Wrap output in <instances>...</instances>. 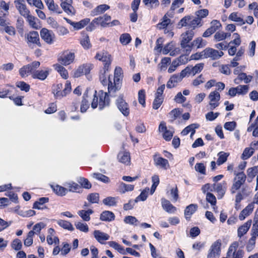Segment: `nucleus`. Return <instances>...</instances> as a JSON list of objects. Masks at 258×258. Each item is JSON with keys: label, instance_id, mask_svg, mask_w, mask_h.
I'll return each mask as SVG.
<instances>
[{"label": "nucleus", "instance_id": "603ef678", "mask_svg": "<svg viewBox=\"0 0 258 258\" xmlns=\"http://www.w3.org/2000/svg\"><path fill=\"white\" fill-rule=\"evenodd\" d=\"M108 70V69L103 68V70L100 72L99 79L103 85H108L109 81H110L109 79L108 80L106 79V73Z\"/></svg>", "mask_w": 258, "mask_h": 258}, {"label": "nucleus", "instance_id": "bf43d9fd", "mask_svg": "<svg viewBox=\"0 0 258 258\" xmlns=\"http://www.w3.org/2000/svg\"><path fill=\"white\" fill-rule=\"evenodd\" d=\"M131 37L128 33L122 34L119 38L120 43L124 45L128 44L131 42Z\"/></svg>", "mask_w": 258, "mask_h": 258}, {"label": "nucleus", "instance_id": "4be33fe9", "mask_svg": "<svg viewBox=\"0 0 258 258\" xmlns=\"http://www.w3.org/2000/svg\"><path fill=\"white\" fill-rule=\"evenodd\" d=\"M254 206L253 203L249 204L244 209H243L239 215V219L240 220H243L246 217L249 216L253 211Z\"/></svg>", "mask_w": 258, "mask_h": 258}, {"label": "nucleus", "instance_id": "ea45409f", "mask_svg": "<svg viewBox=\"0 0 258 258\" xmlns=\"http://www.w3.org/2000/svg\"><path fill=\"white\" fill-rule=\"evenodd\" d=\"M93 213L91 209L88 210H80L78 212V214L85 221H89L90 220V215Z\"/></svg>", "mask_w": 258, "mask_h": 258}, {"label": "nucleus", "instance_id": "393cba45", "mask_svg": "<svg viewBox=\"0 0 258 258\" xmlns=\"http://www.w3.org/2000/svg\"><path fill=\"white\" fill-rule=\"evenodd\" d=\"M182 79L179 77L178 74L173 75L170 78L169 80L167 83L166 86L168 88H172L177 86V84L181 82Z\"/></svg>", "mask_w": 258, "mask_h": 258}, {"label": "nucleus", "instance_id": "69168bd1", "mask_svg": "<svg viewBox=\"0 0 258 258\" xmlns=\"http://www.w3.org/2000/svg\"><path fill=\"white\" fill-rule=\"evenodd\" d=\"M93 178H96L104 183H107L109 182V178L106 176L103 175L100 173H94L92 174Z\"/></svg>", "mask_w": 258, "mask_h": 258}, {"label": "nucleus", "instance_id": "864d4df0", "mask_svg": "<svg viewBox=\"0 0 258 258\" xmlns=\"http://www.w3.org/2000/svg\"><path fill=\"white\" fill-rule=\"evenodd\" d=\"M149 190V188H146L144 190H143L141 192V194L136 198L134 202L137 203L139 201H145L147 198Z\"/></svg>", "mask_w": 258, "mask_h": 258}, {"label": "nucleus", "instance_id": "6ab92c4d", "mask_svg": "<svg viewBox=\"0 0 258 258\" xmlns=\"http://www.w3.org/2000/svg\"><path fill=\"white\" fill-rule=\"evenodd\" d=\"M49 69L46 68L43 70H34L32 77L33 79H37L42 81L44 80L49 75Z\"/></svg>", "mask_w": 258, "mask_h": 258}, {"label": "nucleus", "instance_id": "a878e982", "mask_svg": "<svg viewBox=\"0 0 258 258\" xmlns=\"http://www.w3.org/2000/svg\"><path fill=\"white\" fill-rule=\"evenodd\" d=\"M91 99L88 95V91L87 90L83 95V99L82 101L80 110L82 112H85L89 107V100Z\"/></svg>", "mask_w": 258, "mask_h": 258}, {"label": "nucleus", "instance_id": "f03ea898", "mask_svg": "<svg viewBox=\"0 0 258 258\" xmlns=\"http://www.w3.org/2000/svg\"><path fill=\"white\" fill-rule=\"evenodd\" d=\"M195 35L192 30H188L182 33L180 36V46L186 52H190L191 50V43H189Z\"/></svg>", "mask_w": 258, "mask_h": 258}, {"label": "nucleus", "instance_id": "680f3d73", "mask_svg": "<svg viewBox=\"0 0 258 258\" xmlns=\"http://www.w3.org/2000/svg\"><path fill=\"white\" fill-rule=\"evenodd\" d=\"M221 27V24L220 22L216 20H213L211 23V26L209 29L213 32V33H215L217 30H218Z\"/></svg>", "mask_w": 258, "mask_h": 258}, {"label": "nucleus", "instance_id": "09e8293b", "mask_svg": "<svg viewBox=\"0 0 258 258\" xmlns=\"http://www.w3.org/2000/svg\"><path fill=\"white\" fill-rule=\"evenodd\" d=\"M109 9V6L105 4L101 5L97 7L95 9L93 10L92 14H93V15H98L99 14L103 13Z\"/></svg>", "mask_w": 258, "mask_h": 258}, {"label": "nucleus", "instance_id": "8fccbe9b", "mask_svg": "<svg viewBox=\"0 0 258 258\" xmlns=\"http://www.w3.org/2000/svg\"><path fill=\"white\" fill-rule=\"evenodd\" d=\"M76 228L81 232L87 233L89 231V227L86 223L77 221L75 223Z\"/></svg>", "mask_w": 258, "mask_h": 258}, {"label": "nucleus", "instance_id": "2f4dec72", "mask_svg": "<svg viewBox=\"0 0 258 258\" xmlns=\"http://www.w3.org/2000/svg\"><path fill=\"white\" fill-rule=\"evenodd\" d=\"M51 187L54 192L59 196H64L68 192V189L67 188L60 186L59 185H51Z\"/></svg>", "mask_w": 258, "mask_h": 258}, {"label": "nucleus", "instance_id": "9b49d317", "mask_svg": "<svg viewBox=\"0 0 258 258\" xmlns=\"http://www.w3.org/2000/svg\"><path fill=\"white\" fill-rule=\"evenodd\" d=\"M75 53L71 52H67L60 56L57 60L59 64L67 66L72 63L75 59Z\"/></svg>", "mask_w": 258, "mask_h": 258}, {"label": "nucleus", "instance_id": "a19ab883", "mask_svg": "<svg viewBox=\"0 0 258 258\" xmlns=\"http://www.w3.org/2000/svg\"><path fill=\"white\" fill-rule=\"evenodd\" d=\"M207 45V41L201 37H198L195 39L191 42V48L196 47L197 48H203Z\"/></svg>", "mask_w": 258, "mask_h": 258}, {"label": "nucleus", "instance_id": "473e14b6", "mask_svg": "<svg viewBox=\"0 0 258 258\" xmlns=\"http://www.w3.org/2000/svg\"><path fill=\"white\" fill-rule=\"evenodd\" d=\"M228 19L232 21L236 22L242 25L245 24L244 20L241 17L240 14L237 12L232 13L228 17Z\"/></svg>", "mask_w": 258, "mask_h": 258}, {"label": "nucleus", "instance_id": "c756f323", "mask_svg": "<svg viewBox=\"0 0 258 258\" xmlns=\"http://www.w3.org/2000/svg\"><path fill=\"white\" fill-rule=\"evenodd\" d=\"M53 68L54 70L59 74V75L63 79H67L68 78L69 75L67 70L60 64H54L53 65Z\"/></svg>", "mask_w": 258, "mask_h": 258}, {"label": "nucleus", "instance_id": "ddd939ff", "mask_svg": "<svg viewBox=\"0 0 258 258\" xmlns=\"http://www.w3.org/2000/svg\"><path fill=\"white\" fill-rule=\"evenodd\" d=\"M208 98L210 100L209 106L211 110L215 109L219 105V100L220 99V95L216 91L211 92Z\"/></svg>", "mask_w": 258, "mask_h": 258}, {"label": "nucleus", "instance_id": "7c9ffc66", "mask_svg": "<svg viewBox=\"0 0 258 258\" xmlns=\"http://www.w3.org/2000/svg\"><path fill=\"white\" fill-rule=\"evenodd\" d=\"M49 199L48 198H41L34 203L33 208L38 210L46 209V207L43 205L44 204L47 203Z\"/></svg>", "mask_w": 258, "mask_h": 258}, {"label": "nucleus", "instance_id": "13d9d810", "mask_svg": "<svg viewBox=\"0 0 258 258\" xmlns=\"http://www.w3.org/2000/svg\"><path fill=\"white\" fill-rule=\"evenodd\" d=\"M153 184L151 188V194L152 195L155 192L157 186L159 183V177L157 175H154L152 177Z\"/></svg>", "mask_w": 258, "mask_h": 258}, {"label": "nucleus", "instance_id": "f8f14e48", "mask_svg": "<svg viewBox=\"0 0 258 258\" xmlns=\"http://www.w3.org/2000/svg\"><path fill=\"white\" fill-rule=\"evenodd\" d=\"M204 54L206 55V58H210L213 60H215L222 57L224 53L222 51L208 47L204 49Z\"/></svg>", "mask_w": 258, "mask_h": 258}, {"label": "nucleus", "instance_id": "58836bf2", "mask_svg": "<svg viewBox=\"0 0 258 258\" xmlns=\"http://www.w3.org/2000/svg\"><path fill=\"white\" fill-rule=\"evenodd\" d=\"M171 62L170 57H164L161 59V62L158 65V69L160 72L164 71L166 70L167 66Z\"/></svg>", "mask_w": 258, "mask_h": 258}, {"label": "nucleus", "instance_id": "f257e3e1", "mask_svg": "<svg viewBox=\"0 0 258 258\" xmlns=\"http://www.w3.org/2000/svg\"><path fill=\"white\" fill-rule=\"evenodd\" d=\"M93 96L91 103L92 108H96L98 105L99 109L101 110L109 105V99L106 92H104L101 90L99 91L98 95H97V92L95 91Z\"/></svg>", "mask_w": 258, "mask_h": 258}, {"label": "nucleus", "instance_id": "a211bd4d", "mask_svg": "<svg viewBox=\"0 0 258 258\" xmlns=\"http://www.w3.org/2000/svg\"><path fill=\"white\" fill-rule=\"evenodd\" d=\"M116 104L119 110L124 115L127 116L129 114L130 110L128 105L122 97H119L116 100Z\"/></svg>", "mask_w": 258, "mask_h": 258}, {"label": "nucleus", "instance_id": "20e7f679", "mask_svg": "<svg viewBox=\"0 0 258 258\" xmlns=\"http://www.w3.org/2000/svg\"><path fill=\"white\" fill-rule=\"evenodd\" d=\"M235 177L233 179V184L230 188V192L232 194L236 193V192L240 189L242 185H243L246 180V175L243 171L237 172L234 171Z\"/></svg>", "mask_w": 258, "mask_h": 258}, {"label": "nucleus", "instance_id": "1a4fd4ad", "mask_svg": "<svg viewBox=\"0 0 258 258\" xmlns=\"http://www.w3.org/2000/svg\"><path fill=\"white\" fill-rule=\"evenodd\" d=\"M95 58L104 63L105 69H108L111 62V55L107 52L101 51L96 53Z\"/></svg>", "mask_w": 258, "mask_h": 258}, {"label": "nucleus", "instance_id": "a18cd8bd", "mask_svg": "<svg viewBox=\"0 0 258 258\" xmlns=\"http://www.w3.org/2000/svg\"><path fill=\"white\" fill-rule=\"evenodd\" d=\"M171 26V20L165 15L162 19V21L157 25L159 29H164L167 27Z\"/></svg>", "mask_w": 258, "mask_h": 258}, {"label": "nucleus", "instance_id": "b1692460", "mask_svg": "<svg viewBox=\"0 0 258 258\" xmlns=\"http://www.w3.org/2000/svg\"><path fill=\"white\" fill-rule=\"evenodd\" d=\"M117 159L119 162L128 165L131 161L130 153L126 151L120 152L117 156Z\"/></svg>", "mask_w": 258, "mask_h": 258}, {"label": "nucleus", "instance_id": "6e6552de", "mask_svg": "<svg viewBox=\"0 0 258 258\" xmlns=\"http://www.w3.org/2000/svg\"><path fill=\"white\" fill-rule=\"evenodd\" d=\"M221 242L220 240L215 241L211 246L207 258H217L219 256L221 251Z\"/></svg>", "mask_w": 258, "mask_h": 258}, {"label": "nucleus", "instance_id": "5fc2aeb1", "mask_svg": "<svg viewBox=\"0 0 258 258\" xmlns=\"http://www.w3.org/2000/svg\"><path fill=\"white\" fill-rule=\"evenodd\" d=\"M230 36V33L223 32H217L214 35V39L217 41L225 40L227 37Z\"/></svg>", "mask_w": 258, "mask_h": 258}, {"label": "nucleus", "instance_id": "4468645a", "mask_svg": "<svg viewBox=\"0 0 258 258\" xmlns=\"http://www.w3.org/2000/svg\"><path fill=\"white\" fill-rule=\"evenodd\" d=\"M60 6L64 11L70 15H74L76 10L72 6L73 0H60Z\"/></svg>", "mask_w": 258, "mask_h": 258}, {"label": "nucleus", "instance_id": "423d86ee", "mask_svg": "<svg viewBox=\"0 0 258 258\" xmlns=\"http://www.w3.org/2000/svg\"><path fill=\"white\" fill-rule=\"evenodd\" d=\"M40 64L39 61H35L31 63L23 66L19 70L20 75L22 77H27L30 74L32 76L33 70L38 68Z\"/></svg>", "mask_w": 258, "mask_h": 258}, {"label": "nucleus", "instance_id": "e433bc0d", "mask_svg": "<svg viewBox=\"0 0 258 258\" xmlns=\"http://www.w3.org/2000/svg\"><path fill=\"white\" fill-rule=\"evenodd\" d=\"M134 189V186L132 184H127L123 182H121L118 186V191L120 194H124L126 191H131Z\"/></svg>", "mask_w": 258, "mask_h": 258}, {"label": "nucleus", "instance_id": "c03bdc74", "mask_svg": "<svg viewBox=\"0 0 258 258\" xmlns=\"http://www.w3.org/2000/svg\"><path fill=\"white\" fill-rule=\"evenodd\" d=\"M254 149L251 147H247L244 149L241 158L243 160H246L249 158L254 153Z\"/></svg>", "mask_w": 258, "mask_h": 258}, {"label": "nucleus", "instance_id": "052dcab7", "mask_svg": "<svg viewBox=\"0 0 258 258\" xmlns=\"http://www.w3.org/2000/svg\"><path fill=\"white\" fill-rule=\"evenodd\" d=\"M80 43L85 49H89L91 47L90 39L88 35L84 36L81 40Z\"/></svg>", "mask_w": 258, "mask_h": 258}, {"label": "nucleus", "instance_id": "f704fd0d", "mask_svg": "<svg viewBox=\"0 0 258 258\" xmlns=\"http://www.w3.org/2000/svg\"><path fill=\"white\" fill-rule=\"evenodd\" d=\"M154 161L156 166H159L164 169H167L169 167L168 160L162 157H157Z\"/></svg>", "mask_w": 258, "mask_h": 258}, {"label": "nucleus", "instance_id": "4c0bfd02", "mask_svg": "<svg viewBox=\"0 0 258 258\" xmlns=\"http://www.w3.org/2000/svg\"><path fill=\"white\" fill-rule=\"evenodd\" d=\"M64 185L68 188V191L79 192L81 189V186L75 182H66Z\"/></svg>", "mask_w": 258, "mask_h": 258}, {"label": "nucleus", "instance_id": "5701e85b", "mask_svg": "<svg viewBox=\"0 0 258 258\" xmlns=\"http://www.w3.org/2000/svg\"><path fill=\"white\" fill-rule=\"evenodd\" d=\"M161 204L163 209L167 213H174L176 211V207L173 206L168 200L163 198L161 200Z\"/></svg>", "mask_w": 258, "mask_h": 258}, {"label": "nucleus", "instance_id": "dca6fc26", "mask_svg": "<svg viewBox=\"0 0 258 258\" xmlns=\"http://www.w3.org/2000/svg\"><path fill=\"white\" fill-rule=\"evenodd\" d=\"M226 181H224L222 182L214 183L213 185L214 191L218 193V198L219 199H222L225 195L226 190Z\"/></svg>", "mask_w": 258, "mask_h": 258}, {"label": "nucleus", "instance_id": "37998d69", "mask_svg": "<svg viewBox=\"0 0 258 258\" xmlns=\"http://www.w3.org/2000/svg\"><path fill=\"white\" fill-rule=\"evenodd\" d=\"M118 197H108L103 200V203L108 206H115L118 201Z\"/></svg>", "mask_w": 258, "mask_h": 258}, {"label": "nucleus", "instance_id": "338daca9", "mask_svg": "<svg viewBox=\"0 0 258 258\" xmlns=\"http://www.w3.org/2000/svg\"><path fill=\"white\" fill-rule=\"evenodd\" d=\"M62 89V84H58L55 87V89L53 90V93L56 98L63 96V93L61 90Z\"/></svg>", "mask_w": 258, "mask_h": 258}, {"label": "nucleus", "instance_id": "79ce46f5", "mask_svg": "<svg viewBox=\"0 0 258 258\" xmlns=\"http://www.w3.org/2000/svg\"><path fill=\"white\" fill-rule=\"evenodd\" d=\"M191 16L187 15L182 18L177 24V27L180 29L183 27H187L189 29Z\"/></svg>", "mask_w": 258, "mask_h": 258}, {"label": "nucleus", "instance_id": "6e6d98bb", "mask_svg": "<svg viewBox=\"0 0 258 258\" xmlns=\"http://www.w3.org/2000/svg\"><path fill=\"white\" fill-rule=\"evenodd\" d=\"M1 31H4L9 35L14 36L16 35V31L15 28L12 26L6 25L1 29Z\"/></svg>", "mask_w": 258, "mask_h": 258}, {"label": "nucleus", "instance_id": "c85d7f7f", "mask_svg": "<svg viewBox=\"0 0 258 258\" xmlns=\"http://www.w3.org/2000/svg\"><path fill=\"white\" fill-rule=\"evenodd\" d=\"M199 126L200 125L198 123L191 124L182 131L181 135L182 136H186L190 132L191 133V135H194L196 132V129L199 128Z\"/></svg>", "mask_w": 258, "mask_h": 258}, {"label": "nucleus", "instance_id": "2eb2a0df", "mask_svg": "<svg viewBox=\"0 0 258 258\" xmlns=\"http://www.w3.org/2000/svg\"><path fill=\"white\" fill-rule=\"evenodd\" d=\"M66 22L72 25L75 30H80L83 28H84L85 26H86L90 21V19L85 18L84 19L79 22H75L72 21L71 20L68 18H64Z\"/></svg>", "mask_w": 258, "mask_h": 258}, {"label": "nucleus", "instance_id": "412c9836", "mask_svg": "<svg viewBox=\"0 0 258 258\" xmlns=\"http://www.w3.org/2000/svg\"><path fill=\"white\" fill-rule=\"evenodd\" d=\"M27 40L29 42L36 44L41 46L39 34L37 31H31L27 35Z\"/></svg>", "mask_w": 258, "mask_h": 258}, {"label": "nucleus", "instance_id": "7ed1b4c3", "mask_svg": "<svg viewBox=\"0 0 258 258\" xmlns=\"http://www.w3.org/2000/svg\"><path fill=\"white\" fill-rule=\"evenodd\" d=\"M122 77V70L120 67H116L114 70L113 84L111 81L108 83V92L111 93L118 90L120 87L121 81Z\"/></svg>", "mask_w": 258, "mask_h": 258}, {"label": "nucleus", "instance_id": "aec40b11", "mask_svg": "<svg viewBox=\"0 0 258 258\" xmlns=\"http://www.w3.org/2000/svg\"><path fill=\"white\" fill-rule=\"evenodd\" d=\"M93 235L96 240L101 244H104L105 241L109 239V235L99 230H95L93 232Z\"/></svg>", "mask_w": 258, "mask_h": 258}, {"label": "nucleus", "instance_id": "bb28decb", "mask_svg": "<svg viewBox=\"0 0 258 258\" xmlns=\"http://www.w3.org/2000/svg\"><path fill=\"white\" fill-rule=\"evenodd\" d=\"M251 225V221L249 220L240 226L237 230V234L239 237H241L246 234Z\"/></svg>", "mask_w": 258, "mask_h": 258}, {"label": "nucleus", "instance_id": "0eeeda50", "mask_svg": "<svg viewBox=\"0 0 258 258\" xmlns=\"http://www.w3.org/2000/svg\"><path fill=\"white\" fill-rule=\"evenodd\" d=\"M14 4L16 9L21 16L25 18L31 13L25 3V0H14Z\"/></svg>", "mask_w": 258, "mask_h": 258}, {"label": "nucleus", "instance_id": "39448f33", "mask_svg": "<svg viewBox=\"0 0 258 258\" xmlns=\"http://www.w3.org/2000/svg\"><path fill=\"white\" fill-rule=\"evenodd\" d=\"M239 243L234 241L229 246L227 252V256L229 258H242L244 252L242 249H238Z\"/></svg>", "mask_w": 258, "mask_h": 258}, {"label": "nucleus", "instance_id": "0e129e2a", "mask_svg": "<svg viewBox=\"0 0 258 258\" xmlns=\"http://www.w3.org/2000/svg\"><path fill=\"white\" fill-rule=\"evenodd\" d=\"M238 95H245L248 91V86L247 85H239L235 87Z\"/></svg>", "mask_w": 258, "mask_h": 258}, {"label": "nucleus", "instance_id": "f3484780", "mask_svg": "<svg viewBox=\"0 0 258 258\" xmlns=\"http://www.w3.org/2000/svg\"><path fill=\"white\" fill-rule=\"evenodd\" d=\"M110 20L111 17L105 15L102 17H99L94 19L92 22V24H96L100 25L103 27H106L108 26V24Z\"/></svg>", "mask_w": 258, "mask_h": 258}, {"label": "nucleus", "instance_id": "c9c22d12", "mask_svg": "<svg viewBox=\"0 0 258 258\" xmlns=\"http://www.w3.org/2000/svg\"><path fill=\"white\" fill-rule=\"evenodd\" d=\"M198 206L196 204H190L187 206L184 211V215L186 219H189L192 214L197 210Z\"/></svg>", "mask_w": 258, "mask_h": 258}, {"label": "nucleus", "instance_id": "9d476101", "mask_svg": "<svg viewBox=\"0 0 258 258\" xmlns=\"http://www.w3.org/2000/svg\"><path fill=\"white\" fill-rule=\"evenodd\" d=\"M40 36L42 39L48 44L53 43L55 39V35L53 32L48 29L43 28L40 31Z\"/></svg>", "mask_w": 258, "mask_h": 258}, {"label": "nucleus", "instance_id": "72a5a7b5", "mask_svg": "<svg viewBox=\"0 0 258 258\" xmlns=\"http://www.w3.org/2000/svg\"><path fill=\"white\" fill-rule=\"evenodd\" d=\"M115 218L114 214L110 211H105L103 212L101 215L100 219L103 221H111Z\"/></svg>", "mask_w": 258, "mask_h": 258}, {"label": "nucleus", "instance_id": "49530a36", "mask_svg": "<svg viewBox=\"0 0 258 258\" xmlns=\"http://www.w3.org/2000/svg\"><path fill=\"white\" fill-rule=\"evenodd\" d=\"M182 111L178 108L172 110L168 114V116L171 122L176 119L181 114Z\"/></svg>", "mask_w": 258, "mask_h": 258}, {"label": "nucleus", "instance_id": "4d7b16f0", "mask_svg": "<svg viewBox=\"0 0 258 258\" xmlns=\"http://www.w3.org/2000/svg\"><path fill=\"white\" fill-rule=\"evenodd\" d=\"M108 244L110 247H112L115 249L117 250L120 253H122L123 254H125V252L123 247L121 246L117 242L115 241H110L108 242Z\"/></svg>", "mask_w": 258, "mask_h": 258}, {"label": "nucleus", "instance_id": "de8ad7c7", "mask_svg": "<svg viewBox=\"0 0 258 258\" xmlns=\"http://www.w3.org/2000/svg\"><path fill=\"white\" fill-rule=\"evenodd\" d=\"M57 223L59 226L64 229L70 231H73L74 230V228L73 227L72 224L67 221L58 220L57 221Z\"/></svg>", "mask_w": 258, "mask_h": 258}, {"label": "nucleus", "instance_id": "774afa93", "mask_svg": "<svg viewBox=\"0 0 258 258\" xmlns=\"http://www.w3.org/2000/svg\"><path fill=\"white\" fill-rule=\"evenodd\" d=\"M87 200L91 203H98L99 200L98 194L92 193L88 195Z\"/></svg>", "mask_w": 258, "mask_h": 258}, {"label": "nucleus", "instance_id": "3c124183", "mask_svg": "<svg viewBox=\"0 0 258 258\" xmlns=\"http://www.w3.org/2000/svg\"><path fill=\"white\" fill-rule=\"evenodd\" d=\"M229 154L224 152H220L218 154V158L217 161V163L218 165H220L225 163L229 156Z\"/></svg>", "mask_w": 258, "mask_h": 258}, {"label": "nucleus", "instance_id": "e2e57ef3", "mask_svg": "<svg viewBox=\"0 0 258 258\" xmlns=\"http://www.w3.org/2000/svg\"><path fill=\"white\" fill-rule=\"evenodd\" d=\"M34 234L33 231H30L28 234L27 237L24 240V245L26 246H30L33 243V236Z\"/></svg>", "mask_w": 258, "mask_h": 258}, {"label": "nucleus", "instance_id": "cd10ccee", "mask_svg": "<svg viewBox=\"0 0 258 258\" xmlns=\"http://www.w3.org/2000/svg\"><path fill=\"white\" fill-rule=\"evenodd\" d=\"M25 18L26 19L27 21L32 28L35 29H38L40 28V26L37 23L38 19L35 17L31 15V13L27 15Z\"/></svg>", "mask_w": 258, "mask_h": 258}]
</instances>
